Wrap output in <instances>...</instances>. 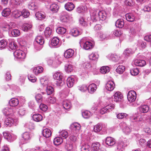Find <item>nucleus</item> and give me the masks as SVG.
<instances>
[{
	"label": "nucleus",
	"instance_id": "obj_1",
	"mask_svg": "<svg viewBox=\"0 0 151 151\" xmlns=\"http://www.w3.org/2000/svg\"><path fill=\"white\" fill-rule=\"evenodd\" d=\"M136 98L137 94L135 91L131 90L129 92L127 95V98L129 102H134L135 101Z\"/></svg>",
	"mask_w": 151,
	"mask_h": 151
},
{
	"label": "nucleus",
	"instance_id": "obj_2",
	"mask_svg": "<svg viewBox=\"0 0 151 151\" xmlns=\"http://www.w3.org/2000/svg\"><path fill=\"white\" fill-rule=\"evenodd\" d=\"M15 57L18 58L24 59L26 57L25 53L21 50H17L14 53Z\"/></svg>",
	"mask_w": 151,
	"mask_h": 151
},
{
	"label": "nucleus",
	"instance_id": "obj_3",
	"mask_svg": "<svg viewBox=\"0 0 151 151\" xmlns=\"http://www.w3.org/2000/svg\"><path fill=\"white\" fill-rule=\"evenodd\" d=\"M96 12L97 14L95 15V18L98 17L100 20L102 21L106 19L107 14L105 11H99L98 12Z\"/></svg>",
	"mask_w": 151,
	"mask_h": 151
},
{
	"label": "nucleus",
	"instance_id": "obj_4",
	"mask_svg": "<svg viewBox=\"0 0 151 151\" xmlns=\"http://www.w3.org/2000/svg\"><path fill=\"white\" fill-rule=\"evenodd\" d=\"M53 77L56 80L57 84L60 85L62 81V73L60 72L56 73L53 75Z\"/></svg>",
	"mask_w": 151,
	"mask_h": 151
},
{
	"label": "nucleus",
	"instance_id": "obj_5",
	"mask_svg": "<svg viewBox=\"0 0 151 151\" xmlns=\"http://www.w3.org/2000/svg\"><path fill=\"white\" fill-rule=\"evenodd\" d=\"M74 52V50L71 49H69L65 51L64 53V56L66 58H71L73 55Z\"/></svg>",
	"mask_w": 151,
	"mask_h": 151
},
{
	"label": "nucleus",
	"instance_id": "obj_6",
	"mask_svg": "<svg viewBox=\"0 0 151 151\" xmlns=\"http://www.w3.org/2000/svg\"><path fill=\"white\" fill-rule=\"evenodd\" d=\"M59 9V6L56 4L54 3L51 4L50 6L49 9L53 13H56L58 12Z\"/></svg>",
	"mask_w": 151,
	"mask_h": 151
},
{
	"label": "nucleus",
	"instance_id": "obj_7",
	"mask_svg": "<svg viewBox=\"0 0 151 151\" xmlns=\"http://www.w3.org/2000/svg\"><path fill=\"white\" fill-rule=\"evenodd\" d=\"M113 96L114 101L116 102L121 101L123 98V95L119 92H117L115 93L113 95Z\"/></svg>",
	"mask_w": 151,
	"mask_h": 151
},
{
	"label": "nucleus",
	"instance_id": "obj_8",
	"mask_svg": "<svg viewBox=\"0 0 151 151\" xmlns=\"http://www.w3.org/2000/svg\"><path fill=\"white\" fill-rule=\"evenodd\" d=\"M14 122L13 118L9 117L7 118L4 122V124L6 127H10L13 124Z\"/></svg>",
	"mask_w": 151,
	"mask_h": 151
},
{
	"label": "nucleus",
	"instance_id": "obj_9",
	"mask_svg": "<svg viewBox=\"0 0 151 151\" xmlns=\"http://www.w3.org/2000/svg\"><path fill=\"white\" fill-rule=\"evenodd\" d=\"M115 87L114 83L112 81H109L106 85V88L108 91H112Z\"/></svg>",
	"mask_w": 151,
	"mask_h": 151
},
{
	"label": "nucleus",
	"instance_id": "obj_10",
	"mask_svg": "<svg viewBox=\"0 0 151 151\" xmlns=\"http://www.w3.org/2000/svg\"><path fill=\"white\" fill-rule=\"evenodd\" d=\"M75 7V5L72 2H68L65 5V9L69 11H72Z\"/></svg>",
	"mask_w": 151,
	"mask_h": 151
},
{
	"label": "nucleus",
	"instance_id": "obj_11",
	"mask_svg": "<svg viewBox=\"0 0 151 151\" xmlns=\"http://www.w3.org/2000/svg\"><path fill=\"white\" fill-rule=\"evenodd\" d=\"M9 103L10 105L12 106H16L19 104V101L16 98H12L9 100Z\"/></svg>",
	"mask_w": 151,
	"mask_h": 151
},
{
	"label": "nucleus",
	"instance_id": "obj_12",
	"mask_svg": "<svg viewBox=\"0 0 151 151\" xmlns=\"http://www.w3.org/2000/svg\"><path fill=\"white\" fill-rule=\"evenodd\" d=\"M96 85L94 83H92L90 85L88 88V92L91 93H92L95 92L96 90Z\"/></svg>",
	"mask_w": 151,
	"mask_h": 151
},
{
	"label": "nucleus",
	"instance_id": "obj_13",
	"mask_svg": "<svg viewBox=\"0 0 151 151\" xmlns=\"http://www.w3.org/2000/svg\"><path fill=\"white\" fill-rule=\"evenodd\" d=\"M42 132L43 136L46 138H48L51 135V132L50 130L47 128L44 129L42 131Z\"/></svg>",
	"mask_w": 151,
	"mask_h": 151
},
{
	"label": "nucleus",
	"instance_id": "obj_14",
	"mask_svg": "<svg viewBox=\"0 0 151 151\" xmlns=\"http://www.w3.org/2000/svg\"><path fill=\"white\" fill-rule=\"evenodd\" d=\"M106 142V144L109 146H112L115 143L114 139L111 137H107Z\"/></svg>",
	"mask_w": 151,
	"mask_h": 151
},
{
	"label": "nucleus",
	"instance_id": "obj_15",
	"mask_svg": "<svg viewBox=\"0 0 151 151\" xmlns=\"http://www.w3.org/2000/svg\"><path fill=\"white\" fill-rule=\"evenodd\" d=\"M43 70V68L41 66H38L34 68L33 73L35 75H38L41 73Z\"/></svg>",
	"mask_w": 151,
	"mask_h": 151
},
{
	"label": "nucleus",
	"instance_id": "obj_16",
	"mask_svg": "<svg viewBox=\"0 0 151 151\" xmlns=\"http://www.w3.org/2000/svg\"><path fill=\"white\" fill-rule=\"evenodd\" d=\"M63 105L64 109H68L71 107L70 102L68 100H65L63 102Z\"/></svg>",
	"mask_w": 151,
	"mask_h": 151
},
{
	"label": "nucleus",
	"instance_id": "obj_17",
	"mask_svg": "<svg viewBox=\"0 0 151 151\" xmlns=\"http://www.w3.org/2000/svg\"><path fill=\"white\" fill-rule=\"evenodd\" d=\"M134 63L136 65L141 67L144 66L146 64L145 61L143 60H136Z\"/></svg>",
	"mask_w": 151,
	"mask_h": 151
},
{
	"label": "nucleus",
	"instance_id": "obj_18",
	"mask_svg": "<svg viewBox=\"0 0 151 151\" xmlns=\"http://www.w3.org/2000/svg\"><path fill=\"white\" fill-rule=\"evenodd\" d=\"M67 84L68 87L69 88L72 87L74 83V79L71 77L68 78L67 80Z\"/></svg>",
	"mask_w": 151,
	"mask_h": 151
},
{
	"label": "nucleus",
	"instance_id": "obj_19",
	"mask_svg": "<svg viewBox=\"0 0 151 151\" xmlns=\"http://www.w3.org/2000/svg\"><path fill=\"white\" fill-rule=\"evenodd\" d=\"M35 40L36 43L40 45H43L44 43V38L41 36H38L36 37Z\"/></svg>",
	"mask_w": 151,
	"mask_h": 151
},
{
	"label": "nucleus",
	"instance_id": "obj_20",
	"mask_svg": "<svg viewBox=\"0 0 151 151\" xmlns=\"http://www.w3.org/2000/svg\"><path fill=\"white\" fill-rule=\"evenodd\" d=\"M32 118L35 121L38 122L42 120V116L40 114H37L33 115Z\"/></svg>",
	"mask_w": 151,
	"mask_h": 151
},
{
	"label": "nucleus",
	"instance_id": "obj_21",
	"mask_svg": "<svg viewBox=\"0 0 151 151\" xmlns=\"http://www.w3.org/2000/svg\"><path fill=\"white\" fill-rule=\"evenodd\" d=\"M63 142V139L60 137H56L53 140L54 144L56 145H60Z\"/></svg>",
	"mask_w": 151,
	"mask_h": 151
},
{
	"label": "nucleus",
	"instance_id": "obj_22",
	"mask_svg": "<svg viewBox=\"0 0 151 151\" xmlns=\"http://www.w3.org/2000/svg\"><path fill=\"white\" fill-rule=\"evenodd\" d=\"M150 108L148 106L144 105L141 106L139 108L140 111L143 113H147L149 110Z\"/></svg>",
	"mask_w": 151,
	"mask_h": 151
},
{
	"label": "nucleus",
	"instance_id": "obj_23",
	"mask_svg": "<svg viewBox=\"0 0 151 151\" xmlns=\"http://www.w3.org/2000/svg\"><path fill=\"white\" fill-rule=\"evenodd\" d=\"M56 32L59 34H63L66 31L65 28L62 27H58L56 30Z\"/></svg>",
	"mask_w": 151,
	"mask_h": 151
},
{
	"label": "nucleus",
	"instance_id": "obj_24",
	"mask_svg": "<svg viewBox=\"0 0 151 151\" xmlns=\"http://www.w3.org/2000/svg\"><path fill=\"white\" fill-rule=\"evenodd\" d=\"M124 24V22L123 20L121 19H118L116 22V26L119 28H122Z\"/></svg>",
	"mask_w": 151,
	"mask_h": 151
},
{
	"label": "nucleus",
	"instance_id": "obj_25",
	"mask_svg": "<svg viewBox=\"0 0 151 151\" xmlns=\"http://www.w3.org/2000/svg\"><path fill=\"white\" fill-rule=\"evenodd\" d=\"M35 16L39 20H42L44 19L46 17V15L43 14L40 12H37L35 14Z\"/></svg>",
	"mask_w": 151,
	"mask_h": 151
},
{
	"label": "nucleus",
	"instance_id": "obj_26",
	"mask_svg": "<svg viewBox=\"0 0 151 151\" xmlns=\"http://www.w3.org/2000/svg\"><path fill=\"white\" fill-rule=\"evenodd\" d=\"M32 27L31 24L25 23L23 24L22 27V29L24 31L27 32Z\"/></svg>",
	"mask_w": 151,
	"mask_h": 151
},
{
	"label": "nucleus",
	"instance_id": "obj_27",
	"mask_svg": "<svg viewBox=\"0 0 151 151\" xmlns=\"http://www.w3.org/2000/svg\"><path fill=\"white\" fill-rule=\"evenodd\" d=\"M93 44L91 42L87 41L83 45L84 48L86 50H88L92 48Z\"/></svg>",
	"mask_w": 151,
	"mask_h": 151
},
{
	"label": "nucleus",
	"instance_id": "obj_28",
	"mask_svg": "<svg viewBox=\"0 0 151 151\" xmlns=\"http://www.w3.org/2000/svg\"><path fill=\"white\" fill-rule=\"evenodd\" d=\"M125 70V67L123 65H121L118 67L116 69V71L117 73L121 74L124 72Z\"/></svg>",
	"mask_w": 151,
	"mask_h": 151
},
{
	"label": "nucleus",
	"instance_id": "obj_29",
	"mask_svg": "<svg viewBox=\"0 0 151 151\" xmlns=\"http://www.w3.org/2000/svg\"><path fill=\"white\" fill-rule=\"evenodd\" d=\"M60 136L62 139H66L68 136V133L65 130H62L60 132Z\"/></svg>",
	"mask_w": 151,
	"mask_h": 151
},
{
	"label": "nucleus",
	"instance_id": "obj_30",
	"mask_svg": "<svg viewBox=\"0 0 151 151\" xmlns=\"http://www.w3.org/2000/svg\"><path fill=\"white\" fill-rule=\"evenodd\" d=\"M11 11L9 8L4 9L2 12V14L3 16L6 17L9 15L10 14Z\"/></svg>",
	"mask_w": 151,
	"mask_h": 151
},
{
	"label": "nucleus",
	"instance_id": "obj_31",
	"mask_svg": "<svg viewBox=\"0 0 151 151\" xmlns=\"http://www.w3.org/2000/svg\"><path fill=\"white\" fill-rule=\"evenodd\" d=\"M102 129V127L100 124H98L94 126L93 130L96 132H100Z\"/></svg>",
	"mask_w": 151,
	"mask_h": 151
},
{
	"label": "nucleus",
	"instance_id": "obj_32",
	"mask_svg": "<svg viewBox=\"0 0 151 151\" xmlns=\"http://www.w3.org/2000/svg\"><path fill=\"white\" fill-rule=\"evenodd\" d=\"M59 40L56 37H54L51 40V45L53 46H56L59 43Z\"/></svg>",
	"mask_w": 151,
	"mask_h": 151
},
{
	"label": "nucleus",
	"instance_id": "obj_33",
	"mask_svg": "<svg viewBox=\"0 0 151 151\" xmlns=\"http://www.w3.org/2000/svg\"><path fill=\"white\" fill-rule=\"evenodd\" d=\"M52 32V29L49 27H46L45 31V36L48 37L51 35Z\"/></svg>",
	"mask_w": 151,
	"mask_h": 151
},
{
	"label": "nucleus",
	"instance_id": "obj_34",
	"mask_svg": "<svg viewBox=\"0 0 151 151\" xmlns=\"http://www.w3.org/2000/svg\"><path fill=\"white\" fill-rule=\"evenodd\" d=\"M109 71V67L104 66L102 67L100 69V72L103 74H105Z\"/></svg>",
	"mask_w": 151,
	"mask_h": 151
},
{
	"label": "nucleus",
	"instance_id": "obj_35",
	"mask_svg": "<svg viewBox=\"0 0 151 151\" xmlns=\"http://www.w3.org/2000/svg\"><path fill=\"white\" fill-rule=\"evenodd\" d=\"M100 144L98 142L93 143L91 145L92 149L93 150L96 151L99 149Z\"/></svg>",
	"mask_w": 151,
	"mask_h": 151
},
{
	"label": "nucleus",
	"instance_id": "obj_36",
	"mask_svg": "<svg viewBox=\"0 0 151 151\" xmlns=\"http://www.w3.org/2000/svg\"><path fill=\"white\" fill-rule=\"evenodd\" d=\"M73 66L70 64H67L65 66V70L68 73L70 72L73 70Z\"/></svg>",
	"mask_w": 151,
	"mask_h": 151
},
{
	"label": "nucleus",
	"instance_id": "obj_37",
	"mask_svg": "<svg viewBox=\"0 0 151 151\" xmlns=\"http://www.w3.org/2000/svg\"><path fill=\"white\" fill-rule=\"evenodd\" d=\"M72 35L74 37H76L80 34V32L76 28H74L71 30Z\"/></svg>",
	"mask_w": 151,
	"mask_h": 151
},
{
	"label": "nucleus",
	"instance_id": "obj_38",
	"mask_svg": "<svg viewBox=\"0 0 151 151\" xmlns=\"http://www.w3.org/2000/svg\"><path fill=\"white\" fill-rule=\"evenodd\" d=\"M65 147L68 151H73V146L71 144L66 143Z\"/></svg>",
	"mask_w": 151,
	"mask_h": 151
},
{
	"label": "nucleus",
	"instance_id": "obj_39",
	"mask_svg": "<svg viewBox=\"0 0 151 151\" xmlns=\"http://www.w3.org/2000/svg\"><path fill=\"white\" fill-rule=\"evenodd\" d=\"M22 138L25 141H27L30 139V137L29 133L25 132L22 135Z\"/></svg>",
	"mask_w": 151,
	"mask_h": 151
},
{
	"label": "nucleus",
	"instance_id": "obj_40",
	"mask_svg": "<svg viewBox=\"0 0 151 151\" xmlns=\"http://www.w3.org/2000/svg\"><path fill=\"white\" fill-rule=\"evenodd\" d=\"M130 72L132 75L136 76L138 74L139 70L137 68H133L130 70Z\"/></svg>",
	"mask_w": 151,
	"mask_h": 151
},
{
	"label": "nucleus",
	"instance_id": "obj_41",
	"mask_svg": "<svg viewBox=\"0 0 151 151\" xmlns=\"http://www.w3.org/2000/svg\"><path fill=\"white\" fill-rule=\"evenodd\" d=\"M126 19L128 21L132 22L134 20V17L129 14H126L125 15Z\"/></svg>",
	"mask_w": 151,
	"mask_h": 151
},
{
	"label": "nucleus",
	"instance_id": "obj_42",
	"mask_svg": "<svg viewBox=\"0 0 151 151\" xmlns=\"http://www.w3.org/2000/svg\"><path fill=\"white\" fill-rule=\"evenodd\" d=\"M35 98L37 101L40 103L42 101V96L41 94H37L35 96Z\"/></svg>",
	"mask_w": 151,
	"mask_h": 151
},
{
	"label": "nucleus",
	"instance_id": "obj_43",
	"mask_svg": "<svg viewBox=\"0 0 151 151\" xmlns=\"http://www.w3.org/2000/svg\"><path fill=\"white\" fill-rule=\"evenodd\" d=\"M128 115L125 113H119L116 115V117L117 118L121 119L124 118H126Z\"/></svg>",
	"mask_w": 151,
	"mask_h": 151
},
{
	"label": "nucleus",
	"instance_id": "obj_44",
	"mask_svg": "<svg viewBox=\"0 0 151 151\" xmlns=\"http://www.w3.org/2000/svg\"><path fill=\"white\" fill-rule=\"evenodd\" d=\"M54 91L53 88L51 86H47L46 89V91L48 95L52 94Z\"/></svg>",
	"mask_w": 151,
	"mask_h": 151
},
{
	"label": "nucleus",
	"instance_id": "obj_45",
	"mask_svg": "<svg viewBox=\"0 0 151 151\" xmlns=\"http://www.w3.org/2000/svg\"><path fill=\"white\" fill-rule=\"evenodd\" d=\"M82 115L85 118H88L90 117L91 114L90 111H86L82 113Z\"/></svg>",
	"mask_w": 151,
	"mask_h": 151
},
{
	"label": "nucleus",
	"instance_id": "obj_46",
	"mask_svg": "<svg viewBox=\"0 0 151 151\" xmlns=\"http://www.w3.org/2000/svg\"><path fill=\"white\" fill-rule=\"evenodd\" d=\"M87 10V7L86 6L78 7L77 9V11L79 13H81L85 12Z\"/></svg>",
	"mask_w": 151,
	"mask_h": 151
},
{
	"label": "nucleus",
	"instance_id": "obj_47",
	"mask_svg": "<svg viewBox=\"0 0 151 151\" xmlns=\"http://www.w3.org/2000/svg\"><path fill=\"white\" fill-rule=\"evenodd\" d=\"M12 35L14 37H17L19 36L20 34L19 30L17 29H14L11 32Z\"/></svg>",
	"mask_w": 151,
	"mask_h": 151
},
{
	"label": "nucleus",
	"instance_id": "obj_48",
	"mask_svg": "<svg viewBox=\"0 0 151 151\" xmlns=\"http://www.w3.org/2000/svg\"><path fill=\"white\" fill-rule=\"evenodd\" d=\"M18 112L19 114L22 116L24 115L25 112V109L23 106L19 107L18 108Z\"/></svg>",
	"mask_w": 151,
	"mask_h": 151
},
{
	"label": "nucleus",
	"instance_id": "obj_49",
	"mask_svg": "<svg viewBox=\"0 0 151 151\" xmlns=\"http://www.w3.org/2000/svg\"><path fill=\"white\" fill-rule=\"evenodd\" d=\"M21 12L22 13V15L25 18L27 17L29 15V12L26 9H23Z\"/></svg>",
	"mask_w": 151,
	"mask_h": 151
},
{
	"label": "nucleus",
	"instance_id": "obj_50",
	"mask_svg": "<svg viewBox=\"0 0 151 151\" xmlns=\"http://www.w3.org/2000/svg\"><path fill=\"white\" fill-rule=\"evenodd\" d=\"M28 7L32 10H34L37 8V6L35 3H31L29 4Z\"/></svg>",
	"mask_w": 151,
	"mask_h": 151
},
{
	"label": "nucleus",
	"instance_id": "obj_51",
	"mask_svg": "<svg viewBox=\"0 0 151 151\" xmlns=\"http://www.w3.org/2000/svg\"><path fill=\"white\" fill-rule=\"evenodd\" d=\"M89 58L90 60H96L98 58L97 55L93 53H92L89 55Z\"/></svg>",
	"mask_w": 151,
	"mask_h": 151
},
{
	"label": "nucleus",
	"instance_id": "obj_52",
	"mask_svg": "<svg viewBox=\"0 0 151 151\" xmlns=\"http://www.w3.org/2000/svg\"><path fill=\"white\" fill-rule=\"evenodd\" d=\"M7 44V42L4 40L0 41V48H3L5 47Z\"/></svg>",
	"mask_w": 151,
	"mask_h": 151
},
{
	"label": "nucleus",
	"instance_id": "obj_53",
	"mask_svg": "<svg viewBox=\"0 0 151 151\" xmlns=\"http://www.w3.org/2000/svg\"><path fill=\"white\" fill-rule=\"evenodd\" d=\"M90 146L88 145H85L81 148V151H89Z\"/></svg>",
	"mask_w": 151,
	"mask_h": 151
},
{
	"label": "nucleus",
	"instance_id": "obj_54",
	"mask_svg": "<svg viewBox=\"0 0 151 151\" xmlns=\"http://www.w3.org/2000/svg\"><path fill=\"white\" fill-rule=\"evenodd\" d=\"M124 3L126 5L130 6H132L134 5L132 0H126Z\"/></svg>",
	"mask_w": 151,
	"mask_h": 151
},
{
	"label": "nucleus",
	"instance_id": "obj_55",
	"mask_svg": "<svg viewBox=\"0 0 151 151\" xmlns=\"http://www.w3.org/2000/svg\"><path fill=\"white\" fill-rule=\"evenodd\" d=\"M12 76L10 72H7L6 73L5 76V79L6 81H9L12 79Z\"/></svg>",
	"mask_w": 151,
	"mask_h": 151
},
{
	"label": "nucleus",
	"instance_id": "obj_56",
	"mask_svg": "<svg viewBox=\"0 0 151 151\" xmlns=\"http://www.w3.org/2000/svg\"><path fill=\"white\" fill-rule=\"evenodd\" d=\"M60 20L62 22H66L68 21V18L67 15H63L60 17Z\"/></svg>",
	"mask_w": 151,
	"mask_h": 151
},
{
	"label": "nucleus",
	"instance_id": "obj_57",
	"mask_svg": "<svg viewBox=\"0 0 151 151\" xmlns=\"http://www.w3.org/2000/svg\"><path fill=\"white\" fill-rule=\"evenodd\" d=\"M73 129L76 130H79L81 129V125L78 123H75L73 125Z\"/></svg>",
	"mask_w": 151,
	"mask_h": 151
},
{
	"label": "nucleus",
	"instance_id": "obj_58",
	"mask_svg": "<svg viewBox=\"0 0 151 151\" xmlns=\"http://www.w3.org/2000/svg\"><path fill=\"white\" fill-rule=\"evenodd\" d=\"M40 108L42 110L45 111L47 110V107L46 105L43 104H41L40 106Z\"/></svg>",
	"mask_w": 151,
	"mask_h": 151
},
{
	"label": "nucleus",
	"instance_id": "obj_59",
	"mask_svg": "<svg viewBox=\"0 0 151 151\" xmlns=\"http://www.w3.org/2000/svg\"><path fill=\"white\" fill-rule=\"evenodd\" d=\"M28 78L29 81L33 83L35 82L36 81L37 79L36 77L33 76H28Z\"/></svg>",
	"mask_w": 151,
	"mask_h": 151
},
{
	"label": "nucleus",
	"instance_id": "obj_60",
	"mask_svg": "<svg viewBox=\"0 0 151 151\" xmlns=\"http://www.w3.org/2000/svg\"><path fill=\"white\" fill-rule=\"evenodd\" d=\"M3 134L4 137L7 139H9L10 138L11 135L9 133H8L6 132H3Z\"/></svg>",
	"mask_w": 151,
	"mask_h": 151
},
{
	"label": "nucleus",
	"instance_id": "obj_61",
	"mask_svg": "<svg viewBox=\"0 0 151 151\" xmlns=\"http://www.w3.org/2000/svg\"><path fill=\"white\" fill-rule=\"evenodd\" d=\"M105 107L107 109L108 111H109V109H114V105L112 104H110L106 105Z\"/></svg>",
	"mask_w": 151,
	"mask_h": 151
},
{
	"label": "nucleus",
	"instance_id": "obj_62",
	"mask_svg": "<svg viewBox=\"0 0 151 151\" xmlns=\"http://www.w3.org/2000/svg\"><path fill=\"white\" fill-rule=\"evenodd\" d=\"M22 13L21 12L19 11H17L14 14V17L15 18H17L22 15Z\"/></svg>",
	"mask_w": 151,
	"mask_h": 151
},
{
	"label": "nucleus",
	"instance_id": "obj_63",
	"mask_svg": "<svg viewBox=\"0 0 151 151\" xmlns=\"http://www.w3.org/2000/svg\"><path fill=\"white\" fill-rule=\"evenodd\" d=\"M108 111V110L107 109H106V107H105L100 110V112L101 114H103L107 113Z\"/></svg>",
	"mask_w": 151,
	"mask_h": 151
},
{
	"label": "nucleus",
	"instance_id": "obj_64",
	"mask_svg": "<svg viewBox=\"0 0 151 151\" xmlns=\"http://www.w3.org/2000/svg\"><path fill=\"white\" fill-rule=\"evenodd\" d=\"M144 39L145 41L148 42H151V35L146 36Z\"/></svg>",
	"mask_w": 151,
	"mask_h": 151
}]
</instances>
